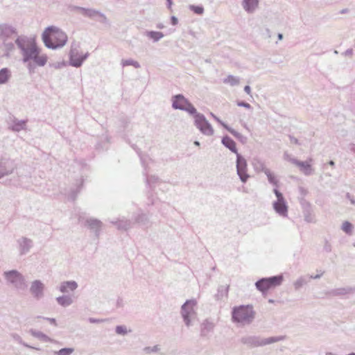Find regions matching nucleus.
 <instances>
[{
    "mask_svg": "<svg viewBox=\"0 0 355 355\" xmlns=\"http://www.w3.org/2000/svg\"><path fill=\"white\" fill-rule=\"evenodd\" d=\"M15 44L20 51L21 62L28 67H43L47 62L46 54L42 53L41 49L35 40L25 35L17 36Z\"/></svg>",
    "mask_w": 355,
    "mask_h": 355,
    "instance_id": "f257e3e1",
    "label": "nucleus"
},
{
    "mask_svg": "<svg viewBox=\"0 0 355 355\" xmlns=\"http://www.w3.org/2000/svg\"><path fill=\"white\" fill-rule=\"evenodd\" d=\"M42 40L46 48L55 50L62 48L67 44L68 37L58 27L49 26L43 31Z\"/></svg>",
    "mask_w": 355,
    "mask_h": 355,
    "instance_id": "f03ea898",
    "label": "nucleus"
},
{
    "mask_svg": "<svg viewBox=\"0 0 355 355\" xmlns=\"http://www.w3.org/2000/svg\"><path fill=\"white\" fill-rule=\"evenodd\" d=\"M254 311L252 306H240L235 307L232 311V319L234 322L248 324L254 318Z\"/></svg>",
    "mask_w": 355,
    "mask_h": 355,
    "instance_id": "7ed1b4c3",
    "label": "nucleus"
},
{
    "mask_svg": "<svg viewBox=\"0 0 355 355\" xmlns=\"http://www.w3.org/2000/svg\"><path fill=\"white\" fill-rule=\"evenodd\" d=\"M69 55L71 67H81L83 62L87 58L89 53H83L79 50L78 45L72 44Z\"/></svg>",
    "mask_w": 355,
    "mask_h": 355,
    "instance_id": "20e7f679",
    "label": "nucleus"
},
{
    "mask_svg": "<svg viewBox=\"0 0 355 355\" xmlns=\"http://www.w3.org/2000/svg\"><path fill=\"white\" fill-rule=\"evenodd\" d=\"M282 279L281 276L262 279L256 283V286L260 291L265 293L280 285Z\"/></svg>",
    "mask_w": 355,
    "mask_h": 355,
    "instance_id": "39448f33",
    "label": "nucleus"
},
{
    "mask_svg": "<svg viewBox=\"0 0 355 355\" xmlns=\"http://www.w3.org/2000/svg\"><path fill=\"white\" fill-rule=\"evenodd\" d=\"M194 119L196 125L203 134L207 135H213L214 130L204 116L202 114H196Z\"/></svg>",
    "mask_w": 355,
    "mask_h": 355,
    "instance_id": "423d86ee",
    "label": "nucleus"
},
{
    "mask_svg": "<svg viewBox=\"0 0 355 355\" xmlns=\"http://www.w3.org/2000/svg\"><path fill=\"white\" fill-rule=\"evenodd\" d=\"M173 107L175 109L186 110L192 114L196 113V109L188 103L187 99L181 95H177L174 97Z\"/></svg>",
    "mask_w": 355,
    "mask_h": 355,
    "instance_id": "0eeeda50",
    "label": "nucleus"
},
{
    "mask_svg": "<svg viewBox=\"0 0 355 355\" xmlns=\"http://www.w3.org/2000/svg\"><path fill=\"white\" fill-rule=\"evenodd\" d=\"M236 168L241 181L245 182L249 177L247 174V164L245 159L239 154H237Z\"/></svg>",
    "mask_w": 355,
    "mask_h": 355,
    "instance_id": "6e6552de",
    "label": "nucleus"
},
{
    "mask_svg": "<svg viewBox=\"0 0 355 355\" xmlns=\"http://www.w3.org/2000/svg\"><path fill=\"white\" fill-rule=\"evenodd\" d=\"M274 193L277 198V202H275L273 205L274 209L278 214L282 216H286L287 213V207L285 204L282 194L277 189L274 190Z\"/></svg>",
    "mask_w": 355,
    "mask_h": 355,
    "instance_id": "1a4fd4ad",
    "label": "nucleus"
},
{
    "mask_svg": "<svg viewBox=\"0 0 355 355\" xmlns=\"http://www.w3.org/2000/svg\"><path fill=\"white\" fill-rule=\"evenodd\" d=\"M17 32L15 28L7 24H0V38L2 40H8L12 38V35H17Z\"/></svg>",
    "mask_w": 355,
    "mask_h": 355,
    "instance_id": "9d476101",
    "label": "nucleus"
},
{
    "mask_svg": "<svg viewBox=\"0 0 355 355\" xmlns=\"http://www.w3.org/2000/svg\"><path fill=\"white\" fill-rule=\"evenodd\" d=\"M196 302L193 300L187 301L182 307V314L187 325L189 324V317L193 313V307Z\"/></svg>",
    "mask_w": 355,
    "mask_h": 355,
    "instance_id": "9b49d317",
    "label": "nucleus"
},
{
    "mask_svg": "<svg viewBox=\"0 0 355 355\" xmlns=\"http://www.w3.org/2000/svg\"><path fill=\"white\" fill-rule=\"evenodd\" d=\"M91 15H88L87 17L92 19H96L101 24L110 26V21L107 17L98 10L91 8Z\"/></svg>",
    "mask_w": 355,
    "mask_h": 355,
    "instance_id": "f8f14e48",
    "label": "nucleus"
},
{
    "mask_svg": "<svg viewBox=\"0 0 355 355\" xmlns=\"http://www.w3.org/2000/svg\"><path fill=\"white\" fill-rule=\"evenodd\" d=\"M259 0H243L242 6L248 13H252L258 7Z\"/></svg>",
    "mask_w": 355,
    "mask_h": 355,
    "instance_id": "ddd939ff",
    "label": "nucleus"
},
{
    "mask_svg": "<svg viewBox=\"0 0 355 355\" xmlns=\"http://www.w3.org/2000/svg\"><path fill=\"white\" fill-rule=\"evenodd\" d=\"M144 35L149 39L152 40L154 42H157L164 37V35L162 32L155 31H146Z\"/></svg>",
    "mask_w": 355,
    "mask_h": 355,
    "instance_id": "4468645a",
    "label": "nucleus"
},
{
    "mask_svg": "<svg viewBox=\"0 0 355 355\" xmlns=\"http://www.w3.org/2000/svg\"><path fill=\"white\" fill-rule=\"evenodd\" d=\"M223 144L226 146L227 148H229L231 151L236 153V155L239 154L236 149V145L235 141L231 139L229 137H223L222 140Z\"/></svg>",
    "mask_w": 355,
    "mask_h": 355,
    "instance_id": "2eb2a0df",
    "label": "nucleus"
},
{
    "mask_svg": "<svg viewBox=\"0 0 355 355\" xmlns=\"http://www.w3.org/2000/svg\"><path fill=\"white\" fill-rule=\"evenodd\" d=\"M44 289V285L39 281H35L31 286V291L36 297L42 295Z\"/></svg>",
    "mask_w": 355,
    "mask_h": 355,
    "instance_id": "dca6fc26",
    "label": "nucleus"
},
{
    "mask_svg": "<svg viewBox=\"0 0 355 355\" xmlns=\"http://www.w3.org/2000/svg\"><path fill=\"white\" fill-rule=\"evenodd\" d=\"M295 164L304 174L309 175L311 173V166L309 162L296 161Z\"/></svg>",
    "mask_w": 355,
    "mask_h": 355,
    "instance_id": "f3484780",
    "label": "nucleus"
},
{
    "mask_svg": "<svg viewBox=\"0 0 355 355\" xmlns=\"http://www.w3.org/2000/svg\"><path fill=\"white\" fill-rule=\"evenodd\" d=\"M68 9L70 11H80L83 15L87 17L88 15H91V8H85L77 6L69 5L68 6Z\"/></svg>",
    "mask_w": 355,
    "mask_h": 355,
    "instance_id": "a211bd4d",
    "label": "nucleus"
},
{
    "mask_svg": "<svg viewBox=\"0 0 355 355\" xmlns=\"http://www.w3.org/2000/svg\"><path fill=\"white\" fill-rule=\"evenodd\" d=\"M7 279L10 282H16L22 279L21 275L17 271H10L5 273Z\"/></svg>",
    "mask_w": 355,
    "mask_h": 355,
    "instance_id": "6ab92c4d",
    "label": "nucleus"
},
{
    "mask_svg": "<svg viewBox=\"0 0 355 355\" xmlns=\"http://www.w3.org/2000/svg\"><path fill=\"white\" fill-rule=\"evenodd\" d=\"M77 288V284L75 282H66L60 286V291L62 293L69 291H73Z\"/></svg>",
    "mask_w": 355,
    "mask_h": 355,
    "instance_id": "aec40b11",
    "label": "nucleus"
},
{
    "mask_svg": "<svg viewBox=\"0 0 355 355\" xmlns=\"http://www.w3.org/2000/svg\"><path fill=\"white\" fill-rule=\"evenodd\" d=\"M3 41V44L6 51L4 55L8 57L10 52L12 51L15 49V44L12 42H8L7 40Z\"/></svg>",
    "mask_w": 355,
    "mask_h": 355,
    "instance_id": "412c9836",
    "label": "nucleus"
},
{
    "mask_svg": "<svg viewBox=\"0 0 355 355\" xmlns=\"http://www.w3.org/2000/svg\"><path fill=\"white\" fill-rule=\"evenodd\" d=\"M189 8L193 13L202 15L204 13V7L202 5H189Z\"/></svg>",
    "mask_w": 355,
    "mask_h": 355,
    "instance_id": "4be33fe9",
    "label": "nucleus"
},
{
    "mask_svg": "<svg viewBox=\"0 0 355 355\" xmlns=\"http://www.w3.org/2000/svg\"><path fill=\"white\" fill-rule=\"evenodd\" d=\"M265 174L267 175V178L268 179V181L275 185H277L278 181L275 176V175L269 170V169H265L264 170Z\"/></svg>",
    "mask_w": 355,
    "mask_h": 355,
    "instance_id": "5701e85b",
    "label": "nucleus"
},
{
    "mask_svg": "<svg viewBox=\"0 0 355 355\" xmlns=\"http://www.w3.org/2000/svg\"><path fill=\"white\" fill-rule=\"evenodd\" d=\"M9 77V73L7 69H2L0 71V83H5Z\"/></svg>",
    "mask_w": 355,
    "mask_h": 355,
    "instance_id": "b1692460",
    "label": "nucleus"
},
{
    "mask_svg": "<svg viewBox=\"0 0 355 355\" xmlns=\"http://www.w3.org/2000/svg\"><path fill=\"white\" fill-rule=\"evenodd\" d=\"M121 64L123 67H126V66H129V65H132L133 67H140L139 64L137 61H135L132 59L122 60Z\"/></svg>",
    "mask_w": 355,
    "mask_h": 355,
    "instance_id": "393cba45",
    "label": "nucleus"
},
{
    "mask_svg": "<svg viewBox=\"0 0 355 355\" xmlns=\"http://www.w3.org/2000/svg\"><path fill=\"white\" fill-rule=\"evenodd\" d=\"M57 300L58 303L62 306H67L71 303V300L69 297H60Z\"/></svg>",
    "mask_w": 355,
    "mask_h": 355,
    "instance_id": "a878e982",
    "label": "nucleus"
},
{
    "mask_svg": "<svg viewBox=\"0 0 355 355\" xmlns=\"http://www.w3.org/2000/svg\"><path fill=\"white\" fill-rule=\"evenodd\" d=\"M342 230L347 234H351L352 230V225L349 222L345 221L343 223Z\"/></svg>",
    "mask_w": 355,
    "mask_h": 355,
    "instance_id": "bb28decb",
    "label": "nucleus"
},
{
    "mask_svg": "<svg viewBox=\"0 0 355 355\" xmlns=\"http://www.w3.org/2000/svg\"><path fill=\"white\" fill-rule=\"evenodd\" d=\"M225 83L230 84V85H236L239 84V80L238 78L234 77V76H228L225 80Z\"/></svg>",
    "mask_w": 355,
    "mask_h": 355,
    "instance_id": "cd10ccee",
    "label": "nucleus"
},
{
    "mask_svg": "<svg viewBox=\"0 0 355 355\" xmlns=\"http://www.w3.org/2000/svg\"><path fill=\"white\" fill-rule=\"evenodd\" d=\"M73 349L71 348H64L58 352V355H70Z\"/></svg>",
    "mask_w": 355,
    "mask_h": 355,
    "instance_id": "c85d7f7f",
    "label": "nucleus"
},
{
    "mask_svg": "<svg viewBox=\"0 0 355 355\" xmlns=\"http://www.w3.org/2000/svg\"><path fill=\"white\" fill-rule=\"evenodd\" d=\"M116 332L118 334H123V335H124V334H125L127 333L126 327H124V326H118L116 328Z\"/></svg>",
    "mask_w": 355,
    "mask_h": 355,
    "instance_id": "c756f323",
    "label": "nucleus"
},
{
    "mask_svg": "<svg viewBox=\"0 0 355 355\" xmlns=\"http://www.w3.org/2000/svg\"><path fill=\"white\" fill-rule=\"evenodd\" d=\"M282 339V338H270L267 339L266 341L263 342V344H264V345L270 344L272 343L279 341Z\"/></svg>",
    "mask_w": 355,
    "mask_h": 355,
    "instance_id": "7c9ffc66",
    "label": "nucleus"
},
{
    "mask_svg": "<svg viewBox=\"0 0 355 355\" xmlns=\"http://www.w3.org/2000/svg\"><path fill=\"white\" fill-rule=\"evenodd\" d=\"M171 24L173 26H175L178 24V19L175 16L171 17Z\"/></svg>",
    "mask_w": 355,
    "mask_h": 355,
    "instance_id": "2f4dec72",
    "label": "nucleus"
},
{
    "mask_svg": "<svg viewBox=\"0 0 355 355\" xmlns=\"http://www.w3.org/2000/svg\"><path fill=\"white\" fill-rule=\"evenodd\" d=\"M343 54L344 55H345V56L350 57V56H352L353 55V49H348Z\"/></svg>",
    "mask_w": 355,
    "mask_h": 355,
    "instance_id": "473e14b6",
    "label": "nucleus"
},
{
    "mask_svg": "<svg viewBox=\"0 0 355 355\" xmlns=\"http://www.w3.org/2000/svg\"><path fill=\"white\" fill-rule=\"evenodd\" d=\"M238 105L239 106H242V107H245L246 108H250V105L248 103H244V102H240V103H238Z\"/></svg>",
    "mask_w": 355,
    "mask_h": 355,
    "instance_id": "72a5a7b5",
    "label": "nucleus"
},
{
    "mask_svg": "<svg viewBox=\"0 0 355 355\" xmlns=\"http://www.w3.org/2000/svg\"><path fill=\"white\" fill-rule=\"evenodd\" d=\"M166 6L168 9H171V6L173 5V1L172 0H166Z\"/></svg>",
    "mask_w": 355,
    "mask_h": 355,
    "instance_id": "f704fd0d",
    "label": "nucleus"
},
{
    "mask_svg": "<svg viewBox=\"0 0 355 355\" xmlns=\"http://www.w3.org/2000/svg\"><path fill=\"white\" fill-rule=\"evenodd\" d=\"M244 90L248 94L251 95V89H250V86H248V85L245 86L244 88Z\"/></svg>",
    "mask_w": 355,
    "mask_h": 355,
    "instance_id": "c9c22d12",
    "label": "nucleus"
},
{
    "mask_svg": "<svg viewBox=\"0 0 355 355\" xmlns=\"http://www.w3.org/2000/svg\"><path fill=\"white\" fill-rule=\"evenodd\" d=\"M6 173L4 171L3 167L2 166H0V178L5 175Z\"/></svg>",
    "mask_w": 355,
    "mask_h": 355,
    "instance_id": "e433bc0d",
    "label": "nucleus"
},
{
    "mask_svg": "<svg viewBox=\"0 0 355 355\" xmlns=\"http://www.w3.org/2000/svg\"><path fill=\"white\" fill-rule=\"evenodd\" d=\"M157 28H159V29H162L164 28V26L162 24H157Z\"/></svg>",
    "mask_w": 355,
    "mask_h": 355,
    "instance_id": "4c0bfd02",
    "label": "nucleus"
},
{
    "mask_svg": "<svg viewBox=\"0 0 355 355\" xmlns=\"http://www.w3.org/2000/svg\"><path fill=\"white\" fill-rule=\"evenodd\" d=\"M277 37H278L279 40H282L283 39V37H284L283 34L282 33H278Z\"/></svg>",
    "mask_w": 355,
    "mask_h": 355,
    "instance_id": "58836bf2",
    "label": "nucleus"
},
{
    "mask_svg": "<svg viewBox=\"0 0 355 355\" xmlns=\"http://www.w3.org/2000/svg\"><path fill=\"white\" fill-rule=\"evenodd\" d=\"M347 12V9H343L340 11V13L341 14H344V13H346Z\"/></svg>",
    "mask_w": 355,
    "mask_h": 355,
    "instance_id": "ea45409f",
    "label": "nucleus"
},
{
    "mask_svg": "<svg viewBox=\"0 0 355 355\" xmlns=\"http://www.w3.org/2000/svg\"><path fill=\"white\" fill-rule=\"evenodd\" d=\"M329 164H330L331 166H334V162L333 161H331V162H329Z\"/></svg>",
    "mask_w": 355,
    "mask_h": 355,
    "instance_id": "a19ab883",
    "label": "nucleus"
},
{
    "mask_svg": "<svg viewBox=\"0 0 355 355\" xmlns=\"http://www.w3.org/2000/svg\"><path fill=\"white\" fill-rule=\"evenodd\" d=\"M194 144H195V145H196V146H199V145H200V144H199V142H198V141H195V142H194Z\"/></svg>",
    "mask_w": 355,
    "mask_h": 355,
    "instance_id": "79ce46f5",
    "label": "nucleus"
},
{
    "mask_svg": "<svg viewBox=\"0 0 355 355\" xmlns=\"http://www.w3.org/2000/svg\"><path fill=\"white\" fill-rule=\"evenodd\" d=\"M334 53H335V54H338V52L336 50H335V51H334Z\"/></svg>",
    "mask_w": 355,
    "mask_h": 355,
    "instance_id": "37998d69",
    "label": "nucleus"
},
{
    "mask_svg": "<svg viewBox=\"0 0 355 355\" xmlns=\"http://www.w3.org/2000/svg\"><path fill=\"white\" fill-rule=\"evenodd\" d=\"M228 130H229V131H230V132H231V133H234V132H233L232 130H230V129H228Z\"/></svg>",
    "mask_w": 355,
    "mask_h": 355,
    "instance_id": "c03bdc74",
    "label": "nucleus"
}]
</instances>
